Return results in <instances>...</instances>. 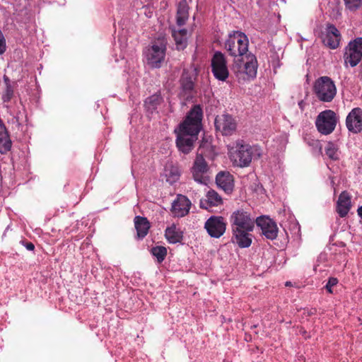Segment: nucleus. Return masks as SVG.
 Masks as SVG:
<instances>
[{
    "instance_id": "1",
    "label": "nucleus",
    "mask_w": 362,
    "mask_h": 362,
    "mask_svg": "<svg viewBox=\"0 0 362 362\" xmlns=\"http://www.w3.org/2000/svg\"><path fill=\"white\" fill-rule=\"evenodd\" d=\"M202 117L201 108L194 106L176 130L177 146L182 153H188L192 151L201 129Z\"/></svg>"
},
{
    "instance_id": "2",
    "label": "nucleus",
    "mask_w": 362,
    "mask_h": 362,
    "mask_svg": "<svg viewBox=\"0 0 362 362\" xmlns=\"http://www.w3.org/2000/svg\"><path fill=\"white\" fill-rule=\"evenodd\" d=\"M233 242L240 247H248L252 241L255 221L245 211H238L231 216Z\"/></svg>"
},
{
    "instance_id": "3",
    "label": "nucleus",
    "mask_w": 362,
    "mask_h": 362,
    "mask_svg": "<svg viewBox=\"0 0 362 362\" xmlns=\"http://www.w3.org/2000/svg\"><path fill=\"white\" fill-rule=\"evenodd\" d=\"M208 148L209 145L206 144H202L199 146L191 168L193 179L202 184H206L209 180L210 166L206 160L209 158Z\"/></svg>"
},
{
    "instance_id": "4",
    "label": "nucleus",
    "mask_w": 362,
    "mask_h": 362,
    "mask_svg": "<svg viewBox=\"0 0 362 362\" xmlns=\"http://www.w3.org/2000/svg\"><path fill=\"white\" fill-rule=\"evenodd\" d=\"M232 71L243 79L255 77L257 74V61L254 55L247 54L241 58L234 59Z\"/></svg>"
},
{
    "instance_id": "5",
    "label": "nucleus",
    "mask_w": 362,
    "mask_h": 362,
    "mask_svg": "<svg viewBox=\"0 0 362 362\" xmlns=\"http://www.w3.org/2000/svg\"><path fill=\"white\" fill-rule=\"evenodd\" d=\"M248 40L246 35L240 32L230 35L226 42V49L235 59L241 58L247 54Z\"/></svg>"
},
{
    "instance_id": "6",
    "label": "nucleus",
    "mask_w": 362,
    "mask_h": 362,
    "mask_svg": "<svg viewBox=\"0 0 362 362\" xmlns=\"http://www.w3.org/2000/svg\"><path fill=\"white\" fill-rule=\"evenodd\" d=\"M313 91L320 100L330 102L337 93V88L331 78L322 76L315 81Z\"/></svg>"
},
{
    "instance_id": "7",
    "label": "nucleus",
    "mask_w": 362,
    "mask_h": 362,
    "mask_svg": "<svg viewBox=\"0 0 362 362\" xmlns=\"http://www.w3.org/2000/svg\"><path fill=\"white\" fill-rule=\"evenodd\" d=\"M228 154L230 161L236 166H247L252 160V148L248 144L238 143L235 146H230Z\"/></svg>"
},
{
    "instance_id": "8",
    "label": "nucleus",
    "mask_w": 362,
    "mask_h": 362,
    "mask_svg": "<svg viewBox=\"0 0 362 362\" xmlns=\"http://www.w3.org/2000/svg\"><path fill=\"white\" fill-rule=\"evenodd\" d=\"M336 114L330 110L320 113L316 119V126L318 131L323 134L332 133L337 124Z\"/></svg>"
},
{
    "instance_id": "9",
    "label": "nucleus",
    "mask_w": 362,
    "mask_h": 362,
    "mask_svg": "<svg viewBox=\"0 0 362 362\" xmlns=\"http://www.w3.org/2000/svg\"><path fill=\"white\" fill-rule=\"evenodd\" d=\"M165 42L164 38L158 39L146 52L147 63L157 67L163 60L165 56Z\"/></svg>"
},
{
    "instance_id": "10",
    "label": "nucleus",
    "mask_w": 362,
    "mask_h": 362,
    "mask_svg": "<svg viewBox=\"0 0 362 362\" xmlns=\"http://www.w3.org/2000/svg\"><path fill=\"white\" fill-rule=\"evenodd\" d=\"M215 127L217 132L223 136L233 134L237 127L235 119L229 115L217 116L215 119Z\"/></svg>"
},
{
    "instance_id": "11",
    "label": "nucleus",
    "mask_w": 362,
    "mask_h": 362,
    "mask_svg": "<svg viewBox=\"0 0 362 362\" xmlns=\"http://www.w3.org/2000/svg\"><path fill=\"white\" fill-rule=\"evenodd\" d=\"M212 72L214 76L221 80L225 81L228 76V69L226 61L221 53H216L211 60Z\"/></svg>"
},
{
    "instance_id": "12",
    "label": "nucleus",
    "mask_w": 362,
    "mask_h": 362,
    "mask_svg": "<svg viewBox=\"0 0 362 362\" xmlns=\"http://www.w3.org/2000/svg\"><path fill=\"white\" fill-rule=\"evenodd\" d=\"M208 233L215 238H219L226 231V222L223 217L213 216L205 223Z\"/></svg>"
},
{
    "instance_id": "13",
    "label": "nucleus",
    "mask_w": 362,
    "mask_h": 362,
    "mask_svg": "<svg viewBox=\"0 0 362 362\" xmlns=\"http://www.w3.org/2000/svg\"><path fill=\"white\" fill-rule=\"evenodd\" d=\"M362 57V39L359 38L349 44V48L345 54V62L356 66Z\"/></svg>"
},
{
    "instance_id": "14",
    "label": "nucleus",
    "mask_w": 362,
    "mask_h": 362,
    "mask_svg": "<svg viewBox=\"0 0 362 362\" xmlns=\"http://www.w3.org/2000/svg\"><path fill=\"white\" fill-rule=\"evenodd\" d=\"M256 223L260 228L262 233L268 239L276 238L278 228L275 222L268 217H260L256 220Z\"/></svg>"
},
{
    "instance_id": "15",
    "label": "nucleus",
    "mask_w": 362,
    "mask_h": 362,
    "mask_svg": "<svg viewBox=\"0 0 362 362\" xmlns=\"http://www.w3.org/2000/svg\"><path fill=\"white\" fill-rule=\"evenodd\" d=\"M346 126L349 131L358 133L362 129V111L359 108H355L346 117Z\"/></svg>"
},
{
    "instance_id": "16",
    "label": "nucleus",
    "mask_w": 362,
    "mask_h": 362,
    "mask_svg": "<svg viewBox=\"0 0 362 362\" xmlns=\"http://www.w3.org/2000/svg\"><path fill=\"white\" fill-rule=\"evenodd\" d=\"M191 202L183 195H178L172 206V212L175 216L182 217L188 214Z\"/></svg>"
},
{
    "instance_id": "17",
    "label": "nucleus",
    "mask_w": 362,
    "mask_h": 362,
    "mask_svg": "<svg viewBox=\"0 0 362 362\" xmlns=\"http://www.w3.org/2000/svg\"><path fill=\"white\" fill-rule=\"evenodd\" d=\"M180 175V170L177 164L168 162L164 167L161 177L169 184H173L179 180Z\"/></svg>"
},
{
    "instance_id": "18",
    "label": "nucleus",
    "mask_w": 362,
    "mask_h": 362,
    "mask_svg": "<svg viewBox=\"0 0 362 362\" xmlns=\"http://www.w3.org/2000/svg\"><path fill=\"white\" fill-rule=\"evenodd\" d=\"M339 42L340 35L337 29L332 25L328 26L323 38L324 44L331 49H335L339 46Z\"/></svg>"
},
{
    "instance_id": "19",
    "label": "nucleus",
    "mask_w": 362,
    "mask_h": 362,
    "mask_svg": "<svg viewBox=\"0 0 362 362\" xmlns=\"http://www.w3.org/2000/svg\"><path fill=\"white\" fill-rule=\"evenodd\" d=\"M216 183L226 193H230L233 188V177L229 173L221 172L216 176Z\"/></svg>"
},
{
    "instance_id": "20",
    "label": "nucleus",
    "mask_w": 362,
    "mask_h": 362,
    "mask_svg": "<svg viewBox=\"0 0 362 362\" xmlns=\"http://www.w3.org/2000/svg\"><path fill=\"white\" fill-rule=\"evenodd\" d=\"M222 204L220 196L214 190L207 192L206 199L201 200L200 206L202 209L209 210L213 206H218Z\"/></svg>"
},
{
    "instance_id": "21",
    "label": "nucleus",
    "mask_w": 362,
    "mask_h": 362,
    "mask_svg": "<svg viewBox=\"0 0 362 362\" xmlns=\"http://www.w3.org/2000/svg\"><path fill=\"white\" fill-rule=\"evenodd\" d=\"M190 0H182L179 2L177 15H176V24L178 27L183 25L188 19V3Z\"/></svg>"
},
{
    "instance_id": "22",
    "label": "nucleus",
    "mask_w": 362,
    "mask_h": 362,
    "mask_svg": "<svg viewBox=\"0 0 362 362\" xmlns=\"http://www.w3.org/2000/svg\"><path fill=\"white\" fill-rule=\"evenodd\" d=\"M351 206L350 197L346 192H342L337 202V211L341 217L345 216Z\"/></svg>"
},
{
    "instance_id": "23",
    "label": "nucleus",
    "mask_w": 362,
    "mask_h": 362,
    "mask_svg": "<svg viewBox=\"0 0 362 362\" xmlns=\"http://www.w3.org/2000/svg\"><path fill=\"white\" fill-rule=\"evenodd\" d=\"M173 37L176 42L177 48L182 49L186 46L187 39V31L185 28L172 29Z\"/></svg>"
},
{
    "instance_id": "24",
    "label": "nucleus",
    "mask_w": 362,
    "mask_h": 362,
    "mask_svg": "<svg viewBox=\"0 0 362 362\" xmlns=\"http://www.w3.org/2000/svg\"><path fill=\"white\" fill-rule=\"evenodd\" d=\"M11 141L4 125L0 122V152L5 153L10 150Z\"/></svg>"
},
{
    "instance_id": "25",
    "label": "nucleus",
    "mask_w": 362,
    "mask_h": 362,
    "mask_svg": "<svg viewBox=\"0 0 362 362\" xmlns=\"http://www.w3.org/2000/svg\"><path fill=\"white\" fill-rule=\"evenodd\" d=\"M165 238L171 243L180 242L182 238V231L177 228L175 225L167 228L165 230Z\"/></svg>"
},
{
    "instance_id": "26",
    "label": "nucleus",
    "mask_w": 362,
    "mask_h": 362,
    "mask_svg": "<svg viewBox=\"0 0 362 362\" xmlns=\"http://www.w3.org/2000/svg\"><path fill=\"white\" fill-rule=\"evenodd\" d=\"M135 228L139 237L145 236L150 228L149 223L145 218L137 216L134 221Z\"/></svg>"
},
{
    "instance_id": "27",
    "label": "nucleus",
    "mask_w": 362,
    "mask_h": 362,
    "mask_svg": "<svg viewBox=\"0 0 362 362\" xmlns=\"http://www.w3.org/2000/svg\"><path fill=\"white\" fill-rule=\"evenodd\" d=\"M325 154L332 160H338L340 158L337 146L331 142L328 143L325 147Z\"/></svg>"
},
{
    "instance_id": "28",
    "label": "nucleus",
    "mask_w": 362,
    "mask_h": 362,
    "mask_svg": "<svg viewBox=\"0 0 362 362\" xmlns=\"http://www.w3.org/2000/svg\"><path fill=\"white\" fill-rule=\"evenodd\" d=\"M181 84L184 91L188 92L192 90L194 86L192 77L188 76L187 73L185 72L182 76Z\"/></svg>"
},
{
    "instance_id": "29",
    "label": "nucleus",
    "mask_w": 362,
    "mask_h": 362,
    "mask_svg": "<svg viewBox=\"0 0 362 362\" xmlns=\"http://www.w3.org/2000/svg\"><path fill=\"white\" fill-rule=\"evenodd\" d=\"M152 254L157 257L158 262H162L167 255V249L163 246L152 248Z\"/></svg>"
},
{
    "instance_id": "30",
    "label": "nucleus",
    "mask_w": 362,
    "mask_h": 362,
    "mask_svg": "<svg viewBox=\"0 0 362 362\" xmlns=\"http://www.w3.org/2000/svg\"><path fill=\"white\" fill-rule=\"evenodd\" d=\"M161 100V98L158 95H153L148 98L145 103L148 109H154L156 105L158 104Z\"/></svg>"
},
{
    "instance_id": "31",
    "label": "nucleus",
    "mask_w": 362,
    "mask_h": 362,
    "mask_svg": "<svg viewBox=\"0 0 362 362\" xmlns=\"http://www.w3.org/2000/svg\"><path fill=\"white\" fill-rule=\"evenodd\" d=\"M347 8L356 11L362 6V0H344Z\"/></svg>"
},
{
    "instance_id": "32",
    "label": "nucleus",
    "mask_w": 362,
    "mask_h": 362,
    "mask_svg": "<svg viewBox=\"0 0 362 362\" xmlns=\"http://www.w3.org/2000/svg\"><path fill=\"white\" fill-rule=\"evenodd\" d=\"M338 281L337 279L335 278H330L327 284L326 285V288L327 290L329 292V293H332V287L335 286L337 284Z\"/></svg>"
},
{
    "instance_id": "33",
    "label": "nucleus",
    "mask_w": 362,
    "mask_h": 362,
    "mask_svg": "<svg viewBox=\"0 0 362 362\" xmlns=\"http://www.w3.org/2000/svg\"><path fill=\"white\" fill-rule=\"evenodd\" d=\"M6 50V41L1 32L0 31V54Z\"/></svg>"
},
{
    "instance_id": "34",
    "label": "nucleus",
    "mask_w": 362,
    "mask_h": 362,
    "mask_svg": "<svg viewBox=\"0 0 362 362\" xmlns=\"http://www.w3.org/2000/svg\"><path fill=\"white\" fill-rule=\"evenodd\" d=\"M26 247L29 250H33L34 249V245L32 243H28Z\"/></svg>"
},
{
    "instance_id": "35",
    "label": "nucleus",
    "mask_w": 362,
    "mask_h": 362,
    "mask_svg": "<svg viewBox=\"0 0 362 362\" xmlns=\"http://www.w3.org/2000/svg\"><path fill=\"white\" fill-rule=\"evenodd\" d=\"M358 214L362 218V206L358 209Z\"/></svg>"
}]
</instances>
